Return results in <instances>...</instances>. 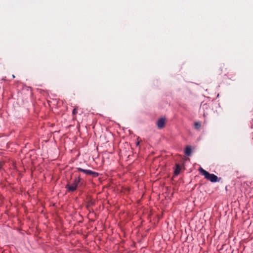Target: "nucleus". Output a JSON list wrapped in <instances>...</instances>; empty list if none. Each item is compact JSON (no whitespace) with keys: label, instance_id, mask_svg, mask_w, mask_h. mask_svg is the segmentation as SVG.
Listing matches in <instances>:
<instances>
[{"label":"nucleus","instance_id":"f257e3e1","mask_svg":"<svg viewBox=\"0 0 253 253\" xmlns=\"http://www.w3.org/2000/svg\"><path fill=\"white\" fill-rule=\"evenodd\" d=\"M83 181L80 175H75V178L72 183L67 184L65 185V188L71 192H74L78 188L79 185H82Z\"/></svg>","mask_w":253,"mask_h":253},{"label":"nucleus","instance_id":"f03ea898","mask_svg":"<svg viewBox=\"0 0 253 253\" xmlns=\"http://www.w3.org/2000/svg\"><path fill=\"white\" fill-rule=\"evenodd\" d=\"M199 170L200 173L202 175L204 176L206 179L209 180L212 183L219 182L221 179L220 177H218L217 176H216L213 173H210L209 172L203 169L201 167L199 168Z\"/></svg>","mask_w":253,"mask_h":253},{"label":"nucleus","instance_id":"7ed1b4c3","mask_svg":"<svg viewBox=\"0 0 253 253\" xmlns=\"http://www.w3.org/2000/svg\"><path fill=\"white\" fill-rule=\"evenodd\" d=\"M166 119L164 118H160L157 122V126L159 128H162L165 126Z\"/></svg>","mask_w":253,"mask_h":253},{"label":"nucleus","instance_id":"20e7f679","mask_svg":"<svg viewBox=\"0 0 253 253\" xmlns=\"http://www.w3.org/2000/svg\"><path fill=\"white\" fill-rule=\"evenodd\" d=\"M192 153V147L190 146H187L184 150V154L186 156H191Z\"/></svg>","mask_w":253,"mask_h":253},{"label":"nucleus","instance_id":"39448f33","mask_svg":"<svg viewBox=\"0 0 253 253\" xmlns=\"http://www.w3.org/2000/svg\"><path fill=\"white\" fill-rule=\"evenodd\" d=\"M175 168L174 170V174L175 176H177L178 175H179L180 174V170L181 169V167L178 164H175Z\"/></svg>","mask_w":253,"mask_h":253},{"label":"nucleus","instance_id":"423d86ee","mask_svg":"<svg viewBox=\"0 0 253 253\" xmlns=\"http://www.w3.org/2000/svg\"><path fill=\"white\" fill-rule=\"evenodd\" d=\"M88 175L91 176L92 178H96L99 176V173L91 170H89Z\"/></svg>","mask_w":253,"mask_h":253},{"label":"nucleus","instance_id":"0eeeda50","mask_svg":"<svg viewBox=\"0 0 253 253\" xmlns=\"http://www.w3.org/2000/svg\"><path fill=\"white\" fill-rule=\"evenodd\" d=\"M76 169L79 171L83 172L86 175H88L90 169H86L80 167L76 168Z\"/></svg>","mask_w":253,"mask_h":253},{"label":"nucleus","instance_id":"6e6552de","mask_svg":"<svg viewBox=\"0 0 253 253\" xmlns=\"http://www.w3.org/2000/svg\"><path fill=\"white\" fill-rule=\"evenodd\" d=\"M195 128L197 129H199L201 126V124L200 122H196L194 124Z\"/></svg>","mask_w":253,"mask_h":253},{"label":"nucleus","instance_id":"1a4fd4ad","mask_svg":"<svg viewBox=\"0 0 253 253\" xmlns=\"http://www.w3.org/2000/svg\"><path fill=\"white\" fill-rule=\"evenodd\" d=\"M72 113L74 115H75V114L77 113V110L75 108L73 110Z\"/></svg>","mask_w":253,"mask_h":253},{"label":"nucleus","instance_id":"9d476101","mask_svg":"<svg viewBox=\"0 0 253 253\" xmlns=\"http://www.w3.org/2000/svg\"><path fill=\"white\" fill-rule=\"evenodd\" d=\"M2 167H3V165H2V163L1 162H0V169H2Z\"/></svg>","mask_w":253,"mask_h":253},{"label":"nucleus","instance_id":"9b49d317","mask_svg":"<svg viewBox=\"0 0 253 253\" xmlns=\"http://www.w3.org/2000/svg\"><path fill=\"white\" fill-rule=\"evenodd\" d=\"M139 141L137 142V143H136V146L139 145Z\"/></svg>","mask_w":253,"mask_h":253},{"label":"nucleus","instance_id":"f8f14e48","mask_svg":"<svg viewBox=\"0 0 253 253\" xmlns=\"http://www.w3.org/2000/svg\"><path fill=\"white\" fill-rule=\"evenodd\" d=\"M5 78H6V77H4V78H2V80H6Z\"/></svg>","mask_w":253,"mask_h":253},{"label":"nucleus","instance_id":"ddd939ff","mask_svg":"<svg viewBox=\"0 0 253 253\" xmlns=\"http://www.w3.org/2000/svg\"><path fill=\"white\" fill-rule=\"evenodd\" d=\"M251 128H253V124H252V125H251Z\"/></svg>","mask_w":253,"mask_h":253},{"label":"nucleus","instance_id":"4468645a","mask_svg":"<svg viewBox=\"0 0 253 253\" xmlns=\"http://www.w3.org/2000/svg\"><path fill=\"white\" fill-rule=\"evenodd\" d=\"M89 203H90V204L91 205H92V204H93V203H92L91 201H90Z\"/></svg>","mask_w":253,"mask_h":253},{"label":"nucleus","instance_id":"2eb2a0df","mask_svg":"<svg viewBox=\"0 0 253 253\" xmlns=\"http://www.w3.org/2000/svg\"><path fill=\"white\" fill-rule=\"evenodd\" d=\"M12 77H13V78H15L14 75H12Z\"/></svg>","mask_w":253,"mask_h":253}]
</instances>
